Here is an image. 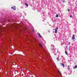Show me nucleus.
<instances>
[{
	"label": "nucleus",
	"mask_w": 77,
	"mask_h": 77,
	"mask_svg": "<svg viewBox=\"0 0 77 77\" xmlns=\"http://www.w3.org/2000/svg\"><path fill=\"white\" fill-rule=\"evenodd\" d=\"M77 68V65H75V66L73 67V69H75Z\"/></svg>",
	"instance_id": "7ed1b4c3"
},
{
	"label": "nucleus",
	"mask_w": 77,
	"mask_h": 77,
	"mask_svg": "<svg viewBox=\"0 0 77 77\" xmlns=\"http://www.w3.org/2000/svg\"><path fill=\"white\" fill-rule=\"evenodd\" d=\"M65 53L67 55H68V52H67V51H65Z\"/></svg>",
	"instance_id": "9d476101"
},
{
	"label": "nucleus",
	"mask_w": 77,
	"mask_h": 77,
	"mask_svg": "<svg viewBox=\"0 0 77 77\" xmlns=\"http://www.w3.org/2000/svg\"><path fill=\"white\" fill-rule=\"evenodd\" d=\"M58 72H59V74H60V75L62 74L61 73V72L60 71H59V70H58Z\"/></svg>",
	"instance_id": "423d86ee"
},
{
	"label": "nucleus",
	"mask_w": 77,
	"mask_h": 77,
	"mask_svg": "<svg viewBox=\"0 0 77 77\" xmlns=\"http://www.w3.org/2000/svg\"><path fill=\"white\" fill-rule=\"evenodd\" d=\"M57 60H58V61H59V58L58 57H57Z\"/></svg>",
	"instance_id": "ddd939ff"
},
{
	"label": "nucleus",
	"mask_w": 77,
	"mask_h": 77,
	"mask_svg": "<svg viewBox=\"0 0 77 77\" xmlns=\"http://www.w3.org/2000/svg\"><path fill=\"white\" fill-rule=\"evenodd\" d=\"M32 32H33V33H34V32H35V31H34V30H33L32 29Z\"/></svg>",
	"instance_id": "dca6fc26"
},
{
	"label": "nucleus",
	"mask_w": 77,
	"mask_h": 77,
	"mask_svg": "<svg viewBox=\"0 0 77 77\" xmlns=\"http://www.w3.org/2000/svg\"><path fill=\"white\" fill-rule=\"evenodd\" d=\"M68 45H70V42H68Z\"/></svg>",
	"instance_id": "6ab92c4d"
},
{
	"label": "nucleus",
	"mask_w": 77,
	"mask_h": 77,
	"mask_svg": "<svg viewBox=\"0 0 77 77\" xmlns=\"http://www.w3.org/2000/svg\"><path fill=\"white\" fill-rule=\"evenodd\" d=\"M70 17L71 18V17H72V15H70Z\"/></svg>",
	"instance_id": "aec40b11"
},
{
	"label": "nucleus",
	"mask_w": 77,
	"mask_h": 77,
	"mask_svg": "<svg viewBox=\"0 0 77 77\" xmlns=\"http://www.w3.org/2000/svg\"><path fill=\"white\" fill-rule=\"evenodd\" d=\"M16 8V7L15 6H13V7H11V8L13 9H14V11H15V10H16V8Z\"/></svg>",
	"instance_id": "f03ea898"
},
{
	"label": "nucleus",
	"mask_w": 77,
	"mask_h": 77,
	"mask_svg": "<svg viewBox=\"0 0 77 77\" xmlns=\"http://www.w3.org/2000/svg\"><path fill=\"white\" fill-rule=\"evenodd\" d=\"M68 70H70V69L69 68V67H68Z\"/></svg>",
	"instance_id": "2eb2a0df"
},
{
	"label": "nucleus",
	"mask_w": 77,
	"mask_h": 77,
	"mask_svg": "<svg viewBox=\"0 0 77 77\" xmlns=\"http://www.w3.org/2000/svg\"><path fill=\"white\" fill-rule=\"evenodd\" d=\"M40 45L41 47H42V46L41 45V44H40Z\"/></svg>",
	"instance_id": "f3484780"
},
{
	"label": "nucleus",
	"mask_w": 77,
	"mask_h": 77,
	"mask_svg": "<svg viewBox=\"0 0 77 77\" xmlns=\"http://www.w3.org/2000/svg\"><path fill=\"white\" fill-rule=\"evenodd\" d=\"M62 2H63V3H64V2H65V0H61Z\"/></svg>",
	"instance_id": "4468645a"
},
{
	"label": "nucleus",
	"mask_w": 77,
	"mask_h": 77,
	"mask_svg": "<svg viewBox=\"0 0 77 77\" xmlns=\"http://www.w3.org/2000/svg\"><path fill=\"white\" fill-rule=\"evenodd\" d=\"M59 29V28H58V27H56V29H55V30L57 31V29Z\"/></svg>",
	"instance_id": "20e7f679"
},
{
	"label": "nucleus",
	"mask_w": 77,
	"mask_h": 77,
	"mask_svg": "<svg viewBox=\"0 0 77 77\" xmlns=\"http://www.w3.org/2000/svg\"><path fill=\"white\" fill-rule=\"evenodd\" d=\"M25 5L26 6H28V4H27L26 3H25Z\"/></svg>",
	"instance_id": "9b49d317"
},
{
	"label": "nucleus",
	"mask_w": 77,
	"mask_h": 77,
	"mask_svg": "<svg viewBox=\"0 0 77 77\" xmlns=\"http://www.w3.org/2000/svg\"><path fill=\"white\" fill-rule=\"evenodd\" d=\"M68 12H69L70 11V10H69V9H68Z\"/></svg>",
	"instance_id": "a211bd4d"
},
{
	"label": "nucleus",
	"mask_w": 77,
	"mask_h": 77,
	"mask_svg": "<svg viewBox=\"0 0 77 77\" xmlns=\"http://www.w3.org/2000/svg\"><path fill=\"white\" fill-rule=\"evenodd\" d=\"M61 57H62L63 58V56H61Z\"/></svg>",
	"instance_id": "412c9836"
},
{
	"label": "nucleus",
	"mask_w": 77,
	"mask_h": 77,
	"mask_svg": "<svg viewBox=\"0 0 77 77\" xmlns=\"http://www.w3.org/2000/svg\"><path fill=\"white\" fill-rule=\"evenodd\" d=\"M61 65H62V66H63V67H65V65H64V64L62 63H61Z\"/></svg>",
	"instance_id": "0eeeda50"
},
{
	"label": "nucleus",
	"mask_w": 77,
	"mask_h": 77,
	"mask_svg": "<svg viewBox=\"0 0 77 77\" xmlns=\"http://www.w3.org/2000/svg\"><path fill=\"white\" fill-rule=\"evenodd\" d=\"M23 8V7H21V9H22V8Z\"/></svg>",
	"instance_id": "4be33fe9"
},
{
	"label": "nucleus",
	"mask_w": 77,
	"mask_h": 77,
	"mask_svg": "<svg viewBox=\"0 0 77 77\" xmlns=\"http://www.w3.org/2000/svg\"><path fill=\"white\" fill-rule=\"evenodd\" d=\"M57 31L55 30L54 32L55 33H57Z\"/></svg>",
	"instance_id": "f8f14e48"
},
{
	"label": "nucleus",
	"mask_w": 77,
	"mask_h": 77,
	"mask_svg": "<svg viewBox=\"0 0 77 77\" xmlns=\"http://www.w3.org/2000/svg\"><path fill=\"white\" fill-rule=\"evenodd\" d=\"M75 39V35L73 34L72 37V40H74Z\"/></svg>",
	"instance_id": "f257e3e1"
},
{
	"label": "nucleus",
	"mask_w": 77,
	"mask_h": 77,
	"mask_svg": "<svg viewBox=\"0 0 77 77\" xmlns=\"http://www.w3.org/2000/svg\"><path fill=\"white\" fill-rule=\"evenodd\" d=\"M38 35L40 38H41V35H40L39 33H38Z\"/></svg>",
	"instance_id": "6e6552de"
},
{
	"label": "nucleus",
	"mask_w": 77,
	"mask_h": 77,
	"mask_svg": "<svg viewBox=\"0 0 77 77\" xmlns=\"http://www.w3.org/2000/svg\"><path fill=\"white\" fill-rule=\"evenodd\" d=\"M54 51L56 53H58V52L57 51V50H54Z\"/></svg>",
	"instance_id": "39448f33"
},
{
	"label": "nucleus",
	"mask_w": 77,
	"mask_h": 77,
	"mask_svg": "<svg viewBox=\"0 0 77 77\" xmlns=\"http://www.w3.org/2000/svg\"><path fill=\"white\" fill-rule=\"evenodd\" d=\"M58 17H59V15L57 14H56V15L55 16V17H56V18H57Z\"/></svg>",
	"instance_id": "1a4fd4ad"
}]
</instances>
